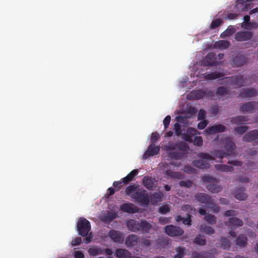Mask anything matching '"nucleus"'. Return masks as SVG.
<instances>
[{
	"instance_id": "nucleus-32",
	"label": "nucleus",
	"mask_w": 258,
	"mask_h": 258,
	"mask_svg": "<svg viewBox=\"0 0 258 258\" xmlns=\"http://www.w3.org/2000/svg\"><path fill=\"white\" fill-rule=\"evenodd\" d=\"M138 189V185L134 184L130 185L128 186L125 189L126 194L130 196L131 198H133L135 196L136 190Z\"/></svg>"
},
{
	"instance_id": "nucleus-8",
	"label": "nucleus",
	"mask_w": 258,
	"mask_h": 258,
	"mask_svg": "<svg viewBox=\"0 0 258 258\" xmlns=\"http://www.w3.org/2000/svg\"><path fill=\"white\" fill-rule=\"evenodd\" d=\"M164 232L170 236L176 237L183 235L184 231L178 226L169 225L164 227Z\"/></svg>"
},
{
	"instance_id": "nucleus-58",
	"label": "nucleus",
	"mask_w": 258,
	"mask_h": 258,
	"mask_svg": "<svg viewBox=\"0 0 258 258\" xmlns=\"http://www.w3.org/2000/svg\"><path fill=\"white\" fill-rule=\"evenodd\" d=\"M182 222L184 225L190 226L191 225V215L188 214L186 218H183Z\"/></svg>"
},
{
	"instance_id": "nucleus-48",
	"label": "nucleus",
	"mask_w": 258,
	"mask_h": 258,
	"mask_svg": "<svg viewBox=\"0 0 258 258\" xmlns=\"http://www.w3.org/2000/svg\"><path fill=\"white\" fill-rule=\"evenodd\" d=\"M222 23V20L220 19H216L212 21L210 28L212 29H215L219 26Z\"/></svg>"
},
{
	"instance_id": "nucleus-1",
	"label": "nucleus",
	"mask_w": 258,
	"mask_h": 258,
	"mask_svg": "<svg viewBox=\"0 0 258 258\" xmlns=\"http://www.w3.org/2000/svg\"><path fill=\"white\" fill-rule=\"evenodd\" d=\"M221 145L226 152L220 150H216L211 153L213 156L219 159L231 156L233 154V151L235 150L236 148V144L233 141L232 138L229 137H226L221 139Z\"/></svg>"
},
{
	"instance_id": "nucleus-5",
	"label": "nucleus",
	"mask_w": 258,
	"mask_h": 258,
	"mask_svg": "<svg viewBox=\"0 0 258 258\" xmlns=\"http://www.w3.org/2000/svg\"><path fill=\"white\" fill-rule=\"evenodd\" d=\"M202 180L204 182H208L206 187L207 189L212 193H218L220 192L222 187L215 182H218V180L216 178L213 177L209 175H204L202 176Z\"/></svg>"
},
{
	"instance_id": "nucleus-21",
	"label": "nucleus",
	"mask_w": 258,
	"mask_h": 258,
	"mask_svg": "<svg viewBox=\"0 0 258 258\" xmlns=\"http://www.w3.org/2000/svg\"><path fill=\"white\" fill-rule=\"evenodd\" d=\"M226 127L225 125L221 124H216L208 127L206 131L209 134H213L218 133H223L225 132Z\"/></svg>"
},
{
	"instance_id": "nucleus-63",
	"label": "nucleus",
	"mask_w": 258,
	"mask_h": 258,
	"mask_svg": "<svg viewBox=\"0 0 258 258\" xmlns=\"http://www.w3.org/2000/svg\"><path fill=\"white\" fill-rule=\"evenodd\" d=\"M159 138V135L157 133H154L152 134V136L151 137V142L152 144L155 143Z\"/></svg>"
},
{
	"instance_id": "nucleus-44",
	"label": "nucleus",
	"mask_w": 258,
	"mask_h": 258,
	"mask_svg": "<svg viewBox=\"0 0 258 258\" xmlns=\"http://www.w3.org/2000/svg\"><path fill=\"white\" fill-rule=\"evenodd\" d=\"M220 242L221 243V247L224 249H228L231 246L230 242L227 238H221Z\"/></svg>"
},
{
	"instance_id": "nucleus-23",
	"label": "nucleus",
	"mask_w": 258,
	"mask_h": 258,
	"mask_svg": "<svg viewBox=\"0 0 258 258\" xmlns=\"http://www.w3.org/2000/svg\"><path fill=\"white\" fill-rule=\"evenodd\" d=\"M245 188L241 187L237 188L234 191L235 198L239 201H245L247 198V195L244 192Z\"/></svg>"
},
{
	"instance_id": "nucleus-43",
	"label": "nucleus",
	"mask_w": 258,
	"mask_h": 258,
	"mask_svg": "<svg viewBox=\"0 0 258 258\" xmlns=\"http://www.w3.org/2000/svg\"><path fill=\"white\" fill-rule=\"evenodd\" d=\"M205 220L210 225H214L216 223V217L211 214H208L205 216Z\"/></svg>"
},
{
	"instance_id": "nucleus-39",
	"label": "nucleus",
	"mask_w": 258,
	"mask_h": 258,
	"mask_svg": "<svg viewBox=\"0 0 258 258\" xmlns=\"http://www.w3.org/2000/svg\"><path fill=\"white\" fill-rule=\"evenodd\" d=\"M230 90L225 86L218 87L216 90V94L217 95H224L229 94Z\"/></svg>"
},
{
	"instance_id": "nucleus-31",
	"label": "nucleus",
	"mask_w": 258,
	"mask_h": 258,
	"mask_svg": "<svg viewBox=\"0 0 258 258\" xmlns=\"http://www.w3.org/2000/svg\"><path fill=\"white\" fill-rule=\"evenodd\" d=\"M224 74L220 72H212L210 74H206L204 76V79L205 80H213L222 77Z\"/></svg>"
},
{
	"instance_id": "nucleus-13",
	"label": "nucleus",
	"mask_w": 258,
	"mask_h": 258,
	"mask_svg": "<svg viewBox=\"0 0 258 258\" xmlns=\"http://www.w3.org/2000/svg\"><path fill=\"white\" fill-rule=\"evenodd\" d=\"M248 60L246 56L238 54L233 56L231 60V64L233 67H240L246 64Z\"/></svg>"
},
{
	"instance_id": "nucleus-49",
	"label": "nucleus",
	"mask_w": 258,
	"mask_h": 258,
	"mask_svg": "<svg viewBox=\"0 0 258 258\" xmlns=\"http://www.w3.org/2000/svg\"><path fill=\"white\" fill-rule=\"evenodd\" d=\"M178 184L181 187L189 188L192 186V182L190 180H181Z\"/></svg>"
},
{
	"instance_id": "nucleus-11",
	"label": "nucleus",
	"mask_w": 258,
	"mask_h": 258,
	"mask_svg": "<svg viewBox=\"0 0 258 258\" xmlns=\"http://www.w3.org/2000/svg\"><path fill=\"white\" fill-rule=\"evenodd\" d=\"M108 236L112 241L117 243H122L124 240V234L115 230H110L108 232Z\"/></svg>"
},
{
	"instance_id": "nucleus-55",
	"label": "nucleus",
	"mask_w": 258,
	"mask_h": 258,
	"mask_svg": "<svg viewBox=\"0 0 258 258\" xmlns=\"http://www.w3.org/2000/svg\"><path fill=\"white\" fill-rule=\"evenodd\" d=\"M88 253L91 256H95L97 255V247H93L89 248L88 250Z\"/></svg>"
},
{
	"instance_id": "nucleus-52",
	"label": "nucleus",
	"mask_w": 258,
	"mask_h": 258,
	"mask_svg": "<svg viewBox=\"0 0 258 258\" xmlns=\"http://www.w3.org/2000/svg\"><path fill=\"white\" fill-rule=\"evenodd\" d=\"M238 214V212L236 211L230 210H227L225 212L224 216L225 217H234L236 216Z\"/></svg>"
},
{
	"instance_id": "nucleus-17",
	"label": "nucleus",
	"mask_w": 258,
	"mask_h": 258,
	"mask_svg": "<svg viewBox=\"0 0 258 258\" xmlns=\"http://www.w3.org/2000/svg\"><path fill=\"white\" fill-rule=\"evenodd\" d=\"M258 95V91L253 88L242 89L239 96L242 98H252Z\"/></svg>"
},
{
	"instance_id": "nucleus-30",
	"label": "nucleus",
	"mask_w": 258,
	"mask_h": 258,
	"mask_svg": "<svg viewBox=\"0 0 258 258\" xmlns=\"http://www.w3.org/2000/svg\"><path fill=\"white\" fill-rule=\"evenodd\" d=\"M139 172L138 169H134L128 174L125 177L121 179L123 180V184H127L129 182L133 180L135 177Z\"/></svg>"
},
{
	"instance_id": "nucleus-42",
	"label": "nucleus",
	"mask_w": 258,
	"mask_h": 258,
	"mask_svg": "<svg viewBox=\"0 0 258 258\" xmlns=\"http://www.w3.org/2000/svg\"><path fill=\"white\" fill-rule=\"evenodd\" d=\"M116 217V214L114 212H108L103 218V220L106 222H110Z\"/></svg>"
},
{
	"instance_id": "nucleus-22",
	"label": "nucleus",
	"mask_w": 258,
	"mask_h": 258,
	"mask_svg": "<svg viewBox=\"0 0 258 258\" xmlns=\"http://www.w3.org/2000/svg\"><path fill=\"white\" fill-rule=\"evenodd\" d=\"M225 224L227 226L241 227L243 225L242 220L237 217H231L228 221H225Z\"/></svg>"
},
{
	"instance_id": "nucleus-35",
	"label": "nucleus",
	"mask_w": 258,
	"mask_h": 258,
	"mask_svg": "<svg viewBox=\"0 0 258 258\" xmlns=\"http://www.w3.org/2000/svg\"><path fill=\"white\" fill-rule=\"evenodd\" d=\"M165 174L169 177L176 179H181L182 178L181 174L179 172L173 171L171 169H167L165 171Z\"/></svg>"
},
{
	"instance_id": "nucleus-10",
	"label": "nucleus",
	"mask_w": 258,
	"mask_h": 258,
	"mask_svg": "<svg viewBox=\"0 0 258 258\" xmlns=\"http://www.w3.org/2000/svg\"><path fill=\"white\" fill-rule=\"evenodd\" d=\"M217 57L216 54L213 52L208 53L202 60V65L204 67L208 66H216L219 64L218 62L216 60Z\"/></svg>"
},
{
	"instance_id": "nucleus-61",
	"label": "nucleus",
	"mask_w": 258,
	"mask_h": 258,
	"mask_svg": "<svg viewBox=\"0 0 258 258\" xmlns=\"http://www.w3.org/2000/svg\"><path fill=\"white\" fill-rule=\"evenodd\" d=\"M198 118L199 120H204L205 118V111L204 110L201 109L200 110L198 115Z\"/></svg>"
},
{
	"instance_id": "nucleus-20",
	"label": "nucleus",
	"mask_w": 258,
	"mask_h": 258,
	"mask_svg": "<svg viewBox=\"0 0 258 258\" xmlns=\"http://www.w3.org/2000/svg\"><path fill=\"white\" fill-rule=\"evenodd\" d=\"M206 95V92L203 89L193 90L187 95V97L189 100H197L204 98Z\"/></svg>"
},
{
	"instance_id": "nucleus-14",
	"label": "nucleus",
	"mask_w": 258,
	"mask_h": 258,
	"mask_svg": "<svg viewBox=\"0 0 258 258\" xmlns=\"http://www.w3.org/2000/svg\"><path fill=\"white\" fill-rule=\"evenodd\" d=\"M252 37V32L251 31H240L237 32L234 36L237 41H245L249 40Z\"/></svg>"
},
{
	"instance_id": "nucleus-9",
	"label": "nucleus",
	"mask_w": 258,
	"mask_h": 258,
	"mask_svg": "<svg viewBox=\"0 0 258 258\" xmlns=\"http://www.w3.org/2000/svg\"><path fill=\"white\" fill-rule=\"evenodd\" d=\"M158 184V181L155 178L146 175L142 179V184L147 189L154 190Z\"/></svg>"
},
{
	"instance_id": "nucleus-57",
	"label": "nucleus",
	"mask_w": 258,
	"mask_h": 258,
	"mask_svg": "<svg viewBox=\"0 0 258 258\" xmlns=\"http://www.w3.org/2000/svg\"><path fill=\"white\" fill-rule=\"evenodd\" d=\"M171 117L170 115H167L163 120V124L164 128L166 129L170 122Z\"/></svg>"
},
{
	"instance_id": "nucleus-3",
	"label": "nucleus",
	"mask_w": 258,
	"mask_h": 258,
	"mask_svg": "<svg viewBox=\"0 0 258 258\" xmlns=\"http://www.w3.org/2000/svg\"><path fill=\"white\" fill-rule=\"evenodd\" d=\"M201 160H195L193 161V165L198 168L202 169H208L210 167V164L205 160H212L214 157L208 153L201 152L197 155Z\"/></svg>"
},
{
	"instance_id": "nucleus-36",
	"label": "nucleus",
	"mask_w": 258,
	"mask_h": 258,
	"mask_svg": "<svg viewBox=\"0 0 258 258\" xmlns=\"http://www.w3.org/2000/svg\"><path fill=\"white\" fill-rule=\"evenodd\" d=\"M199 229L201 231L209 235L215 233V230L213 228L206 225H201L199 227Z\"/></svg>"
},
{
	"instance_id": "nucleus-2",
	"label": "nucleus",
	"mask_w": 258,
	"mask_h": 258,
	"mask_svg": "<svg viewBox=\"0 0 258 258\" xmlns=\"http://www.w3.org/2000/svg\"><path fill=\"white\" fill-rule=\"evenodd\" d=\"M126 226L131 231H141L143 233H149L152 227V225L144 219L142 220L140 222L134 219L129 220L126 222Z\"/></svg>"
},
{
	"instance_id": "nucleus-60",
	"label": "nucleus",
	"mask_w": 258,
	"mask_h": 258,
	"mask_svg": "<svg viewBox=\"0 0 258 258\" xmlns=\"http://www.w3.org/2000/svg\"><path fill=\"white\" fill-rule=\"evenodd\" d=\"M82 243V238L80 237H77L72 241L73 246L79 245Z\"/></svg>"
},
{
	"instance_id": "nucleus-45",
	"label": "nucleus",
	"mask_w": 258,
	"mask_h": 258,
	"mask_svg": "<svg viewBox=\"0 0 258 258\" xmlns=\"http://www.w3.org/2000/svg\"><path fill=\"white\" fill-rule=\"evenodd\" d=\"M248 128L247 126L242 125L235 127L234 131L237 134L242 135L245 133L248 130Z\"/></svg>"
},
{
	"instance_id": "nucleus-12",
	"label": "nucleus",
	"mask_w": 258,
	"mask_h": 258,
	"mask_svg": "<svg viewBox=\"0 0 258 258\" xmlns=\"http://www.w3.org/2000/svg\"><path fill=\"white\" fill-rule=\"evenodd\" d=\"M243 140L247 142H254V145H258V130H253L246 133L243 137Z\"/></svg>"
},
{
	"instance_id": "nucleus-40",
	"label": "nucleus",
	"mask_w": 258,
	"mask_h": 258,
	"mask_svg": "<svg viewBox=\"0 0 258 258\" xmlns=\"http://www.w3.org/2000/svg\"><path fill=\"white\" fill-rule=\"evenodd\" d=\"M241 27L246 30H253L255 29L258 27V24L256 22H249L245 26L241 25Z\"/></svg>"
},
{
	"instance_id": "nucleus-38",
	"label": "nucleus",
	"mask_w": 258,
	"mask_h": 258,
	"mask_svg": "<svg viewBox=\"0 0 258 258\" xmlns=\"http://www.w3.org/2000/svg\"><path fill=\"white\" fill-rule=\"evenodd\" d=\"M236 29L232 26H229L228 28L223 32L221 35V37L222 38H224L228 36H231L233 33H235Z\"/></svg>"
},
{
	"instance_id": "nucleus-33",
	"label": "nucleus",
	"mask_w": 258,
	"mask_h": 258,
	"mask_svg": "<svg viewBox=\"0 0 258 258\" xmlns=\"http://www.w3.org/2000/svg\"><path fill=\"white\" fill-rule=\"evenodd\" d=\"M216 170L222 172H231L234 170V168L232 166L225 164H216L215 165Z\"/></svg>"
},
{
	"instance_id": "nucleus-24",
	"label": "nucleus",
	"mask_w": 258,
	"mask_h": 258,
	"mask_svg": "<svg viewBox=\"0 0 258 258\" xmlns=\"http://www.w3.org/2000/svg\"><path fill=\"white\" fill-rule=\"evenodd\" d=\"M115 255L117 258H131V253L127 249L117 248L115 250Z\"/></svg>"
},
{
	"instance_id": "nucleus-50",
	"label": "nucleus",
	"mask_w": 258,
	"mask_h": 258,
	"mask_svg": "<svg viewBox=\"0 0 258 258\" xmlns=\"http://www.w3.org/2000/svg\"><path fill=\"white\" fill-rule=\"evenodd\" d=\"M203 141L201 136H196L194 138V144L195 146L201 147L203 145Z\"/></svg>"
},
{
	"instance_id": "nucleus-25",
	"label": "nucleus",
	"mask_w": 258,
	"mask_h": 258,
	"mask_svg": "<svg viewBox=\"0 0 258 258\" xmlns=\"http://www.w3.org/2000/svg\"><path fill=\"white\" fill-rule=\"evenodd\" d=\"M139 238L138 236L132 234L127 236L125 239V244L128 247H133L137 245Z\"/></svg>"
},
{
	"instance_id": "nucleus-27",
	"label": "nucleus",
	"mask_w": 258,
	"mask_h": 258,
	"mask_svg": "<svg viewBox=\"0 0 258 258\" xmlns=\"http://www.w3.org/2000/svg\"><path fill=\"white\" fill-rule=\"evenodd\" d=\"M249 119L244 116L238 115L231 118V122L234 124L240 125L248 121Z\"/></svg>"
},
{
	"instance_id": "nucleus-34",
	"label": "nucleus",
	"mask_w": 258,
	"mask_h": 258,
	"mask_svg": "<svg viewBox=\"0 0 258 258\" xmlns=\"http://www.w3.org/2000/svg\"><path fill=\"white\" fill-rule=\"evenodd\" d=\"M185 250L184 247H176L175 248L176 254L174 255L173 258H183L186 254Z\"/></svg>"
},
{
	"instance_id": "nucleus-19",
	"label": "nucleus",
	"mask_w": 258,
	"mask_h": 258,
	"mask_svg": "<svg viewBox=\"0 0 258 258\" xmlns=\"http://www.w3.org/2000/svg\"><path fill=\"white\" fill-rule=\"evenodd\" d=\"M159 151L160 147L159 146H156L154 144H151L148 146L147 151L144 153L143 158L146 159L149 157L156 155L159 154Z\"/></svg>"
},
{
	"instance_id": "nucleus-56",
	"label": "nucleus",
	"mask_w": 258,
	"mask_h": 258,
	"mask_svg": "<svg viewBox=\"0 0 258 258\" xmlns=\"http://www.w3.org/2000/svg\"><path fill=\"white\" fill-rule=\"evenodd\" d=\"M159 222L162 224H165L170 222V218L160 217L159 218Z\"/></svg>"
},
{
	"instance_id": "nucleus-51",
	"label": "nucleus",
	"mask_w": 258,
	"mask_h": 258,
	"mask_svg": "<svg viewBox=\"0 0 258 258\" xmlns=\"http://www.w3.org/2000/svg\"><path fill=\"white\" fill-rule=\"evenodd\" d=\"M170 209L166 205H163L161 206L159 209V212L162 214H166L168 213Z\"/></svg>"
},
{
	"instance_id": "nucleus-4",
	"label": "nucleus",
	"mask_w": 258,
	"mask_h": 258,
	"mask_svg": "<svg viewBox=\"0 0 258 258\" xmlns=\"http://www.w3.org/2000/svg\"><path fill=\"white\" fill-rule=\"evenodd\" d=\"M133 199L143 206H148L150 204L149 194L142 188L136 190Z\"/></svg>"
},
{
	"instance_id": "nucleus-53",
	"label": "nucleus",
	"mask_w": 258,
	"mask_h": 258,
	"mask_svg": "<svg viewBox=\"0 0 258 258\" xmlns=\"http://www.w3.org/2000/svg\"><path fill=\"white\" fill-rule=\"evenodd\" d=\"M184 171L188 174H192L196 172V170L189 165L185 166L183 169Z\"/></svg>"
},
{
	"instance_id": "nucleus-41",
	"label": "nucleus",
	"mask_w": 258,
	"mask_h": 258,
	"mask_svg": "<svg viewBox=\"0 0 258 258\" xmlns=\"http://www.w3.org/2000/svg\"><path fill=\"white\" fill-rule=\"evenodd\" d=\"M215 45L219 48L226 49L230 46V43L227 40H220L218 41Z\"/></svg>"
},
{
	"instance_id": "nucleus-18",
	"label": "nucleus",
	"mask_w": 258,
	"mask_h": 258,
	"mask_svg": "<svg viewBox=\"0 0 258 258\" xmlns=\"http://www.w3.org/2000/svg\"><path fill=\"white\" fill-rule=\"evenodd\" d=\"M120 210L124 212L136 213L139 212V208L134 204L131 203H124L120 206Z\"/></svg>"
},
{
	"instance_id": "nucleus-28",
	"label": "nucleus",
	"mask_w": 258,
	"mask_h": 258,
	"mask_svg": "<svg viewBox=\"0 0 258 258\" xmlns=\"http://www.w3.org/2000/svg\"><path fill=\"white\" fill-rule=\"evenodd\" d=\"M162 194L160 192H154L149 195L150 203L153 205L157 204L161 201Z\"/></svg>"
},
{
	"instance_id": "nucleus-47",
	"label": "nucleus",
	"mask_w": 258,
	"mask_h": 258,
	"mask_svg": "<svg viewBox=\"0 0 258 258\" xmlns=\"http://www.w3.org/2000/svg\"><path fill=\"white\" fill-rule=\"evenodd\" d=\"M159 245L163 248L168 247L169 244V240L167 238L159 239L158 241Z\"/></svg>"
},
{
	"instance_id": "nucleus-29",
	"label": "nucleus",
	"mask_w": 258,
	"mask_h": 258,
	"mask_svg": "<svg viewBox=\"0 0 258 258\" xmlns=\"http://www.w3.org/2000/svg\"><path fill=\"white\" fill-rule=\"evenodd\" d=\"M236 244L239 247H244L247 244V237L244 234H239L235 240Z\"/></svg>"
},
{
	"instance_id": "nucleus-62",
	"label": "nucleus",
	"mask_w": 258,
	"mask_h": 258,
	"mask_svg": "<svg viewBox=\"0 0 258 258\" xmlns=\"http://www.w3.org/2000/svg\"><path fill=\"white\" fill-rule=\"evenodd\" d=\"M202 258H216L215 256L211 252L202 251Z\"/></svg>"
},
{
	"instance_id": "nucleus-15",
	"label": "nucleus",
	"mask_w": 258,
	"mask_h": 258,
	"mask_svg": "<svg viewBox=\"0 0 258 258\" xmlns=\"http://www.w3.org/2000/svg\"><path fill=\"white\" fill-rule=\"evenodd\" d=\"M198 134H199V133L197 129L189 127L187 128L186 133H182L180 136H181V138L185 141L191 143L192 142V137Z\"/></svg>"
},
{
	"instance_id": "nucleus-46",
	"label": "nucleus",
	"mask_w": 258,
	"mask_h": 258,
	"mask_svg": "<svg viewBox=\"0 0 258 258\" xmlns=\"http://www.w3.org/2000/svg\"><path fill=\"white\" fill-rule=\"evenodd\" d=\"M168 154L169 157L171 159H180L183 157V154L178 152H171Z\"/></svg>"
},
{
	"instance_id": "nucleus-26",
	"label": "nucleus",
	"mask_w": 258,
	"mask_h": 258,
	"mask_svg": "<svg viewBox=\"0 0 258 258\" xmlns=\"http://www.w3.org/2000/svg\"><path fill=\"white\" fill-rule=\"evenodd\" d=\"M196 197L202 203L209 204L211 203L212 199L211 196L206 194L200 193L197 194Z\"/></svg>"
},
{
	"instance_id": "nucleus-64",
	"label": "nucleus",
	"mask_w": 258,
	"mask_h": 258,
	"mask_svg": "<svg viewBox=\"0 0 258 258\" xmlns=\"http://www.w3.org/2000/svg\"><path fill=\"white\" fill-rule=\"evenodd\" d=\"M207 125V122L206 120H202L198 124V128L199 130H203Z\"/></svg>"
},
{
	"instance_id": "nucleus-7",
	"label": "nucleus",
	"mask_w": 258,
	"mask_h": 258,
	"mask_svg": "<svg viewBox=\"0 0 258 258\" xmlns=\"http://www.w3.org/2000/svg\"><path fill=\"white\" fill-rule=\"evenodd\" d=\"M77 228L80 235L86 237L91 229L90 223L85 218L81 217L77 223Z\"/></svg>"
},
{
	"instance_id": "nucleus-37",
	"label": "nucleus",
	"mask_w": 258,
	"mask_h": 258,
	"mask_svg": "<svg viewBox=\"0 0 258 258\" xmlns=\"http://www.w3.org/2000/svg\"><path fill=\"white\" fill-rule=\"evenodd\" d=\"M194 242L200 245H205L206 244V240L204 235L198 234L195 238Z\"/></svg>"
},
{
	"instance_id": "nucleus-54",
	"label": "nucleus",
	"mask_w": 258,
	"mask_h": 258,
	"mask_svg": "<svg viewBox=\"0 0 258 258\" xmlns=\"http://www.w3.org/2000/svg\"><path fill=\"white\" fill-rule=\"evenodd\" d=\"M174 130L177 136H180L182 134V130L179 123L176 122L174 124Z\"/></svg>"
},
{
	"instance_id": "nucleus-59",
	"label": "nucleus",
	"mask_w": 258,
	"mask_h": 258,
	"mask_svg": "<svg viewBox=\"0 0 258 258\" xmlns=\"http://www.w3.org/2000/svg\"><path fill=\"white\" fill-rule=\"evenodd\" d=\"M228 164L235 166H241L242 165V162L238 160H231L228 161Z\"/></svg>"
},
{
	"instance_id": "nucleus-16",
	"label": "nucleus",
	"mask_w": 258,
	"mask_h": 258,
	"mask_svg": "<svg viewBox=\"0 0 258 258\" xmlns=\"http://www.w3.org/2000/svg\"><path fill=\"white\" fill-rule=\"evenodd\" d=\"M255 108H258V102L251 101L244 103L239 108V110L242 113L246 112H253Z\"/></svg>"
},
{
	"instance_id": "nucleus-6",
	"label": "nucleus",
	"mask_w": 258,
	"mask_h": 258,
	"mask_svg": "<svg viewBox=\"0 0 258 258\" xmlns=\"http://www.w3.org/2000/svg\"><path fill=\"white\" fill-rule=\"evenodd\" d=\"M247 79L246 77H244L242 75L225 77L224 79V84H230L237 88H240L245 85V81Z\"/></svg>"
}]
</instances>
